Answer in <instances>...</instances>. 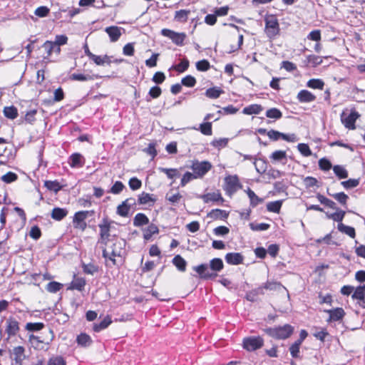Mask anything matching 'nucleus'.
Wrapping results in <instances>:
<instances>
[{"label":"nucleus","mask_w":365,"mask_h":365,"mask_svg":"<svg viewBox=\"0 0 365 365\" xmlns=\"http://www.w3.org/2000/svg\"><path fill=\"white\" fill-rule=\"evenodd\" d=\"M159 230L155 224H150L147 228L143 230V238L146 240H150L153 235L158 233Z\"/></svg>","instance_id":"obj_28"},{"label":"nucleus","mask_w":365,"mask_h":365,"mask_svg":"<svg viewBox=\"0 0 365 365\" xmlns=\"http://www.w3.org/2000/svg\"><path fill=\"white\" fill-rule=\"evenodd\" d=\"M325 312L328 313L329 317L327 319L328 322H336L342 319L345 315V312L342 308H336L333 309H326Z\"/></svg>","instance_id":"obj_13"},{"label":"nucleus","mask_w":365,"mask_h":365,"mask_svg":"<svg viewBox=\"0 0 365 365\" xmlns=\"http://www.w3.org/2000/svg\"><path fill=\"white\" fill-rule=\"evenodd\" d=\"M19 331V322L13 317H9V319H7L6 331L9 336H15Z\"/></svg>","instance_id":"obj_15"},{"label":"nucleus","mask_w":365,"mask_h":365,"mask_svg":"<svg viewBox=\"0 0 365 365\" xmlns=\"http://www.w3.org/2000/svg\"><path fill=\"white\" fill-rule=\"evenodd\" d=\"M354 299L364 300L365 297V285L358 287L352 294Z\"/></svg>","instance_id":"obj_51"},{"label":"nucleus","mask_w":365,"mask_h":365,"mask_svg":"<svg viewBox=\"0 0 365 365\" xmlns=\"http://www.w3.org/2000/svg\"><path fill=\"white\" fill-rule=\"evenodd\" d=\"M210 67V63L207 60H201L196 63V68L199 71H206Z\"/></svg>","instance_id":"obj_55"},{"label":"nucleus","mask_w":365,"mask_h":365,"mask_svg":"<svg viewBox=\"0 0 365 365\" xmlns=\"http://www.w3.org/2000/svg\"><path fill=\"white\" fill-rule=\"evenodd\" d=\"M188 67L189 61L186 58H184L179 64L176 65L174 68L179 73H183L188 68Z\"/></svg>","instance_id":"obj_56"},{"label":"nucleus","mask_w":365,"mask_h":365,"mask_svg":"<svg viewBox=\"0 0 365 365\" xmlns=\"http://www.w3.org/2000/svg\"><path fill=\"white\" fill-rule=\"evenodd\" d=\"M181 83L185 86L192 88L196 84V79L193 76L188 75L182 78Z\"/></svg>","instance_id":"obj_52"},{"label":"nucleus","mask_w":365,"mask_h":365,"mask_svg":"<svg viewBox=\"0 0 365 365\" xmlns=\"http://www.w3.org/2000/svg\"><path fill=\"white\" fill-rule=\"evenodd\" d=\"M247 194L250 198V205L252 207H256L257 205H258L259 203L262 202L263 200L259 198L255 193L253 190H252L251 189L248 188L247 190Z\"/></svg>","instance_id":"obj_34"},{"label":"nucleus","mask_w":365,"mask_h":365,"mask_svg":"<svg viewBox=\"0 0 365 365\" xmlns=\"http://www.w3.org/2000/svg\"><path fill=\"white\" fill-rule=\"evenodd\" d=\"M282 205V200L270 202L267 205V209L269 212L279 213Z\"/></svg>","instance_id":"obj_38"},{"label":"nucleus","mask_w":365,"mask_h":365,"mask_svg":"<svg viewBox=\"0 0 365 365\" xmlns=\"http://www.w3.org/2000/svg\"><path fill=\"white\" fill-rule=\"evenodd\" d=\"M223 93V91L218 87L208 88L205 91V96L212 99H216Z\"/></svg>","instance_id":"obj_35"},{"label":"nucleus","mask_w":365,"mask_h":365,"mask_svg":"<svg viewBox=\"0 0 365 365\" xmlns=\"http://www.w3.org/2000/svg\"><path fill=\"white\" fill-rule=\"evenodd\" d=\"M264 345V339L259 336H252L244 338L242 346L248 351H254Z\"/></svg>","instance_id":"obj_5"},{"label":"nucleus","mask_w":365,"mask_h":365,"mask_svg":"<svg viewBox=\"0 0 365 365\" xmlns=\"http://www.w3.org/2000/svg\"><path fill=\"white\" fill-rule=\"evenodd\" d=\"M201 198L205 203H208L210 202H218L220 201L222 202L224 199L222 198L221 194L220 192H210L207 193L202 195Z\"/></svg>","instance_id":"obj_21"},{"label":"nucleus","mask_w":365,"mask_h":365,"mask_svg":"<svg viewBox=\"0 0 365 365\" xmlns=\"http://www.w3.org/2000/svg\"><path fill=\"white\" fill-rule=\"evenodd\" d=\"M264 287L265 289L270 291H279L280 289L287 290L286 288L280 282L274 281H267L264 284Z\"/></svg>","instance_id":"obj_33"},{"label":"nucleus","mask_w":365,"mask_h":365,"mask_svg":"<svg viewBox=\"0 0 365 365\" xmlns=\"http://www.w3.org/2000/svg\"><path fill=\"white\" fill-rule=\"evenodd\" d=\"M337 229L342 233H344L351 238H354L356 235L355 230L354 227L346 225L343 223H339L337 225Z\"/></svg>","instance_id":"obj_30"},{"label":"nucleus","mask_w":365,"mask_h":365,"mask_svg":"<svg viewBox=\"0 0 365 365\" xmlns=\"http://www.w3.org/2000/svg\"><path fill=\"white\" fill-rule=\"evenodd\" d=\"M327 218L331 219L335 222H338L341 223V222L343 220L345 212L343 210H340L338 207L336 210V212L331 214L326 213Z\"/></svg>","instance_id":"obj_36"},{"label":"nucleus","mask_w":365,"mask_h":365,"mask_svg":"<svg viewBox=\"0 0 365 365\" xmlns=\"http://www.w3.org/2000/svg\"><path fill=\"white\" fill-rule=\"evenodd\" d=\"M182 198V196L179 192L173 193L172 192H169L165 195L166 200L169 201L173 205L180 202Z\"/></svg>","instance_id":"obj_37"},{"label":"nucleus","mask_w":365,"mask_h":365,"mask_svg":"<svg viewBox=\"0 0 365 365\" xmlns=\"http://www.w3.org/2000/svg\"><path fill=\"white\" fill-rule=\"evenodd\" d=\"M88 211H79L76 212L73 219V226L76 229L84 230L86 227V219L88 217Z\"/></svg>","instance_id":"obj_12"},{"label":"nucleus","mask_w":365,"mask_h":365,"mask_svg":"<svg viewBox=\"0 0 365 365\" xmlns=\"http://www.w3.org/2000/svg\"><path fill=\"white\" fill-rule=\"evenodd\" d=\"M359 116L360 115L357 111L351 110L350 114H349L348 115H346L344 113H342L341 115V120L342 123L346 128L354 130L356 128L355 122Z\"/></svg>","instance_id":"obj_9"},{"label":"nucleus","mask_w":365,"mask_h":365,"mask_svg":"<svg viewBox=\"0 0 365 365\" xmlns=\"http://www.w3.org/2000/svg\"><path fill=\"white\" fill-rule=\"evenodd\" d=\"M212 168V165L208 161H197L195 160L192 162L190 168L193 170V173L195 177L202 178Z\"/></svg>","instance_id":"obj_6"},{"label":"nucleus","mask_w":365,"mask_h":365,"mask_svg":"<svg viewBox=\"0 0 365 365\" xmlns=\"http://www.w3.org/2000/svg\"><path fill=\"white\" fill-rule=\"evenodd\" d=\"M330 196L333 197L336 201H338L341 205L346 206L349 196L343 192H337L334 194L328 193Z\"/></svg>","instance_id":"obj_39"},{"label":"nucleus","mask_w":365,"mask_h":365,"mask_svg":"<svg viewBox=\"0 0 365 365\" xmlns=\"http://www.w3.org/2000/svg\"><path fill=\"white\" fill-rule=\"evenodd\" d=\"M129 187L133 190H137L142 185L141 181L135 177L131 178L128 182Z\"/></svg>","instance_id":"obj_60"},{"label":"nucleus","mask_w":365,"mask_h":365,"mask_svg":"<svg viewBox=\"0 0 365 365\" xmlns=\"http://www.w3.org/2000/svg\"><path fill=\"white\" fill-rule=\"evenodd\" d=\"M121 28L113 26L106 27L105 31L109 36L110 40L111 42L117 41L121 36Z\"/></svg>","instance_id":"obj_18"},{"label":"nucleus","mask_w":365,"mask_h":365,"mask_svg":"<svg viewBox=\"0 0 365 365\" xmlns=\"http://www.w3.org/2000/svg\"><path fill=\"white\" fill-rule=\"evenodd\" d=\"M200 131L202 134L205 135H211L212 132V123H205L200 125Z\"/></svg>","instance_id":"obj_64"},{"label":"nucleus","mask_w":365,"mask_h":365,"mask_svg":"<svg viewBox=\"0 0 365 365\" xmlns=\"http://www.w3.org/2000/svg\"><path fill=\"white\" fill-rule=\"evenodd\" d=\"M158 169L160 172L166 174L170 179H174L180 175L178 170L175 168H159Z\"/></svg>","instance_id":"obj_42"},{"label":"nucleus","mask_w":365,"mask_h":365,"mask_svg":"<svg viewBox=\"0 0 365 365\" xmlns=\"http://www.w3.org/2000/svg\"><path fill=\"white\" fill-rule=\"evenodd\" d=\"M44 185H45V187L48 190L53 191L55 192H58L61 189V185L56 180H55V181H51V180L45 181Z\"/></svg>","instance_id":"obj_43"},{"label":"nucleus","mask_w":365,"mask_h":365,"mask_svg":"<svg viewBox=\"0 0 365 365\" xmlns=\"http://www.w3.org/2000/svg\"><path fill=\"white\" fill-rule=\"evenodd\" d=\"M161 34L168 37L177 46H182L186 38L185 33H178L168 29L161 30Z\"/></svg>","instance_id":"obj_7"},{"label":"nucleus","mask_w":365,"mask_h":365,"mask_svg":"<svg viewBox=\"0 0 365 365\" xmlns=\"http://www.w3.org/2000/svg\"><path fill=\"white\" fill-rule=\"evenodd\" d=\"M124 187V185L120 181H116L111 187L110 192L118 195L123 191Z\"/></svg>","instance_id":"obj_58"},{"label":"nucleus","mask_w":365,"mask_h":365,"mask_svg":"<svg viewBox=\"0 0 365 365\" xmlns=\"http://www.w3.org/2000/svg\"><path fill=\"white\" fill-rule=\"evenodd\" d=\"M49 11L47 6H41L35 10L34 14L38 17H45L48 14Z\"/></svg>","instance_id":"obj_63"},{"label":"nucleus","mask_w":365,"mask_h":365,"mask_svg":"<svg viewBox=\"0 0 365 365\" xmlns=\"http://www.w3.org/2000/svg\"><path fill=\"white\" fill-rule=\"evenodd\" d=\"M172 262L180 272H185L186 270L187 262L180 255L175 256Z\"/></svg>","instance_id":"obj_27"},{"label":"nucleus","mask_w":365,"mask_h":365,"mask_svg":"<svg viewBox=\"0 0 365 365\" xmlns=\"http://www.w3.org/2000/svg\"><path fill=\"white\" fill-rule=\"evenodd\" d=\"M68 213V211L66 208L54 207L51 211V217L56 221H61Z\"/></svg>","instance_id":"obj_20"},{"label":"nucleus","mask_w":365,"mask_h":365,"mask_svg":"<svg viewBox=\"0 0 365 365\" xmlns=\"http://www.w3.org/2000/svg\"><path fill=\"white\" fill-rule=\"evenodd\" d=\"M76 341L78 345L85 347L90 346L93 342L91 336L85 333L79 334L77 336Z\"/></svg>","instance_id":"obj_29"},{"label":"nucleus","mask_w":365,"mask_h":365,"mask_svg":"<svg viewBox=\"0 0 365 365\" xmlns=\"http://www.w3.org/2000/svg\"><path fill=\"white\" fill-rule=\"evenodd\" d=\"M100 228V239L98 244L107 243L110 240V223L106 219H103L102 223L98 225Z\"/></svg>","instance_id":"obj_11"},{"label":"nucleus","mask_w":365,"mask_h":365,"mask_svg":"<svg viewBox=\"0 0 365 365\" xmlns=\"http://www.w3.org/2000/svg\"><path fill=\"white\" fill-rule=\"evenodd\" d=\"M333 170L334 174L339 178V179H344L348 177V172L347 170L341 165H334L333 167Z\"/></svg>","instance_id":"obj_41"},{"label":"nucleus","mask_w":365,"mask_h":365,"mask_svg":"<svg viewBox=\"0 0 365 365\" xmlns=\"http://www.w3.org/2000/svg\"><path fill=\"white\" fill-rule=\"evenodd\" d=\"M228 143V138H219V139H215L212 141L211 145L213 147L221 148H225Z\"/></svg>","instance_id":"obj_59"},{"label":"nucleus","mask_w":365,"mask_h":365,"mask_svg":"<svg viewBox=\"0 0 365 365\" xmlns=\"http://www.w3.org/2000/svg\"><path fill=\"white\" fill-rule=\"evenodd\" d=\"M12 354L14 360L19 365H22L23 361L25 359V349L22 346H18L13 349Z\"/></svg>","instance_id":"obj_16"},{"label":"nucleus","mask_w":365,"mask_h":365,"mask_svg":"<svg viewBox=\"0 0 365 365\" xmlns=\"http://www.w3.org/2000/svg\"><path fill=\"white\" fill-rule=\"evenodd\" d=\"M44 327L43 323L41 322H29L26 324V329L29 331H36L42 329Z\"/></svg>","instance_id":"obj_50"},{"label":"nucleus","mask_w":365,"mask_h":365,"mask_svg":"<svg viewBox=\"0 0 365 365\" xmlns=\"http://www.w3.org/2000/svg\"><path fill=\"white\" fill-rule=\"evenodd\" d=\"M319 166L321 170L327 171L331 168V163L329 160L323 158L319 160Z\"/></svg>","instance_id":"obj_62"},{"label":"nucleus","mask_w":365,"mask_h":365,"mask_svg":"<svg viewBox=\"0 0 365 365\" xmlns=\"http://www.w3.org/2000/svg\"><path fill=\"white\" fill-rule=\"evenodd\" d=\"M270 158L274 161H281L287 159V153L284 150H276L273 152Z\"/></svg>","instance_id":"obj_49"},{"label":"nucleus","mask_w":365,"mask_h":365,"mask_svg":"<svg viewBox=\"0 0 365 365\" xmlns=\"http://www.w3.org/2000/svg\"><path fill=\"white\" fill-rule=\"evenodd\" d=\"M324 86V83L320 79L312 78L307 83V86L311 88H317L322 90Z\"/></svg>","instance_id":"obj_44"},{"label":"nucleus","mask_w":365,"mask_h":365,"mask_svg":"<svg viewBox=\"0 0 365 365\" xmlns=\"http://www.w3.org/2000/svg\"><path fill=\"white\" fill-rule=\"evenodd\" d=\"M190 13V10L187 9H180L179 11H176L174 15V20L177 22L185 23L187 21Z\"/></svg>","instance_id":"obj_22"},{"label":"nucleus","mask_w":365,"mask_h":365,"mask_svg":"<svg viewBox=\"0 0 365 365\" xmlns=\"http://www.w3.org/2000/svg\"><path fill=\"white\" fill-rule=\"evenodd\" d=\"M101 245L103 246L102 247L103 257L106 259L110 260L113 265L116 264L115 257L122 256L125 242L122 239L113 237L108 240L107 243Z\"/></svg>","instance_id":"obj_1"},{"label":"nucleus","mask_w":365,"mask_h":365,"mask_svg":"<svg viewBox=\"0 0 365 365\" xmlns=\"http://www.w3.org/2000/svg\"><path fill=\"white\" fill-rule=\"evenodd\" d=\"M135 204L136 202L135 198H128L117 207L116 212L121 217H127L129 214L130 208L135 205Z\"/></svg>","instance_id":"obj_10"},{"label":"nucleus","mask_w":365,"mask_h":365,"mask_svg":"<svg viewBox=\"0 0 365 365\" xmlns=\"http://www.w3.org/2000/svg\"><path fill=\"white\" fill-rule=\"evenodd\" d=\"M250 227L253 231H264L269 228V225L267 223L254 224L250 223Z\"/></svg>","instance_id":"obj_61"},{"label":"nucleus","mask_w":365,"mask_h":365,"mask_svg":"<svg viewBox=\"0 0 365 365\" xmlns=\"http://www.w3.org/2000/svg\"><path fill=\"white\" fill-rule=\"evenodd\" d=\"M264 331L269 336L276 339H286L294 331V327L289 324H284L275 327H269L264 329Z\"/></svg>","instance_id":"obj_3"},{"label":"nucleus","mask_w":365,"mask_h":365,"mask_svg":"<svg viewBox=\"0 0 365 365\" xmlns=\"http://www.w3.org/2000/svg\"><path fill=\"white\" fill-rule=\"evenodd\" d=\"M17 175L12 172H9L5 175H2L1 179L6 183H11L17 179Z\"/></svg>","instance_id":"obj_57"},{"label":"nucleus","mask_w":365,"mask_h":365,"mask_svg":"<svg viewBox=\"0 0 365 365\" xmlns=\"http://www.w3.org/2000/svg\"><path fill=\"white\" fill-rule=\"evenodd\" d=\"M225 190L231 195L240 187L239 179L237 175H229L225 178Z\"/></svg>","instance_id":"obj_8"},{"label":"nucleus","mask_w":365,"mask_h":365,"mask_svg":"<svg viewBox=\"0 0 365 365\" xmlns=\"http://www.w3.org/2000/svg\"><path fill=\"white\" fill-rule=\"evenodd\" d=\"M264 32L267 38L270 40H273L279 35V24L275 15H266L264 17Z\"/></svg>","instance_id":"obj_4"},{"label":"nucleus","mask_w":365,"mask_h":365,"mask_svg":"<svg viewBox=\"0 0 365 365\" xmlns=\"http://www.w3.org/2000/svg\"><path fill=\"white\" fill-rule=\"evenodd\" d=\"M297 148L299 153L304 157L311 156L312 154L309 145L306 143H299Z\"/></svg>","instance_id":"obj_48"},{"label":"nucleus","mask_w":365,"mask_h":365,"mask_svg":"<svg viewBox=\"0 0 365 365\" xmlns=\"http://www.w3.org/2000/svg\"><path fill=\"white\" fill-rule=\"evenodd\" d=\"M341 184L345 189L354 188L359 185V179H349L346 181H342Z\"/></svg>","instance_id":"obj_53"},{"label":"nucleus","mask_w":365,"mask_h":365,"mask_svg":"<svg viewBox=\"0 0 365 365\" xmlns=\"http://www.w3.org/2000/svg\"><path fill=\"white\" fill-rule=\"evenodd\" d=\"M227 216L228 214L227 213V212L225 210H222L220 209H213L207 214V217L212 220H223L227 218Z\"/></svg>","instance_id":"obj_25"},{"label":"nucleus","mask_w":365,"mask_h":365,"mask_svg":"<svg viewBox=\"0 0 365 365\" xmlns=\"http://www.w3.org/2000/svg\"><path fill=\"white\" fill-rule=\"evenodd\" d=\"M111 323V318L108 315L101 322L93 324V330L96 332H99L106 329Z\"/></svg>","instance_id":"obj_23"},{"label":"nucleus","mask_w":365,"mask_h":365,"mask_svg":"<svg viewBox=\"0 0 365 365\" xmlns=\"http://www.w3.org/2000/svg\"><path fill=\"white\" fill-rule=\"evenodd\" d=\"M266 116L269 118L279 119L282 118V113L279 109L272 108L267 110Z\"/></svg>","instance_id":"obj_46"},{"label":"nucleus","mask_w":365,"mask_h":365,"mask_svg":"<svg viewBox=\"0 0 365 365\" xmlns=\"http://www.w3.org/2000/svg\"><path fill=\"white\" fill-rule=\"evenodd\" d=\"M300 103H311L316 100V96L307 90L300 91L297 96Z\"/></svg>","instance_id":"obj_19"},{"label":"nucleus","mask_w":365,"mask_h":365,"mask_svg":"<svg viewBox=\"0 0 365 365\" xmlns=\"http://www.w3.org/2000/svg\"><path fill=\"white\" fill-rule=\"evenodd\" d=\"M85 285L86 281L83 278H76L71 282V288L81 291L84 288Z\"/></svg>","instance_id":"obj_45"},{"label":"nucleus","mask_w":365,"mask_h":365,"mask_svg":"<svg viewBox=\"0 0 365 365\" xmlns=\"http://www.w3.org/2000/svg\"><path fill=\"white\" fill-rule=\"evenodd\" d=\"M263 110L258 104H252L244 108L242 113L246 115L259 114Z\"/></svg>","instance_id":"obj_32"},{"label":"nucleus","mask_w":365,"mask_h":365,"mask_svg":"<svg viewBox=\"0 0 365 365\" xmlns=\"http://www.w3.org/2000/svg\"><path fill=\"white\" fill-rule=\"evenodd\" d=\"M224 267V264L220 258H214L207 264H201L193 267V269L203 279H213L217 276V272H220Z\"/></svg>","instance_id":"obj_2"},{"label":"nucleus","mask_w":365,"mask_h":365,"mask_svg":"<svg viewBox=\"0 0 365 365\" xmlns=\"http://www.w3.org/2000/svg\"><path fill=\"white\" fill-rule=\"evenodd\" d=\"M63 287V284L57 282H51L46 285V290L51 293L58 292Z\"/></svg>","instance_id":"obj_47"},{"label":"nucleus","mask_w":365,"mask_h":365,"mask_svg":"<svg viewBox=\"0 0 365 365\" xmlns=\"http://www.w3.org/2000/svg\"><path fill=\"white\" fill-rule=\"evenodd\" d=\"M316 197L322 203V205H324L325 206L331 208L333 210H336L337 207L336 205V203L329 200V198L326 197L325 196L321 195L320 193H317L316 195Z\"/></svg>","instance_id":"obj_31"},{"label":"nucleus","mask_w":365,"mask_h":365,"mask_svg":"<svg viewBox=\"0 0 365 365\" xmlns=\"http://www.w3.org/2000/svg\"><path fill=\"white\" fill-rule=\"evenodd\" d=\"M149 224V219L144 213H138L133 218V225L141 227Z\"/></svg>","instance_id":"obj_26"},{"label":"nucleus","mask_w":365,"mask_h":365,"mask_svg":"<svg viewBox=\"0 0 365 365\" xmlns=\"http://www.w3.org/2000/svg\"><path fill=\"white\" fill-rule=\"evenodd\" d=\"M84 158L80 153H73L69 158L68 163L71 168H82L84 165Z\"/></svg>","instance_id":"obj_17"},{"label":"nucleus","mask_w":365,"mask_h":365,"mask_svg":"<svg viewBox=\"0 0 365 365\" xmlns=\"http://www.w3.org/2000/svg\"><path fill=\"white\" fill-rule=\"evenodd\" d=\"M156 199L153 197V195L147 193V192H142L138 195V203L140 205H149V204H153L155 202Z\"/></svg>","instance_id":"obj_24"},{"label":"nucleus","mask_w":365,"mask_h":365,"mask_svg":"<svg viewBox=\"0 0 365 365\" xmlns=\"http://www.w3.org/2000/svg\"><path fill=\"white\" fill-rule=\"evenodd\" d=\"M226 262L232 265H238L243 263L244 257L239 252H230L225 257Z\"/></svg>","instance_id":"obj_14"},{"label":"nucleus","mask_w":365,"mask_h":365,"mask_svg":"<svg viewBox=\"0 0 365 365\" xmlns=\"http://www.w3.org/2000/svg\"><path fill=\"white\" fill-rule=\"evenodd\" d=\"M4 114L6 118L13 120L18 116V110L14 106L5 107Z\"/></svg>","instance_id":"obj_40"},{"label":"nucleus","mask_w":365,"mask_h":365,"mask_svg":"<svg viewBox=\"0 0 365 365\" xmlns=\"http://www.w3.org/2000/svg\"><path fill=\"white\" fill-rule=\"evenodd\" d=\"M65 359L61 356H53L49 359L47 365H66Z\"/></svg>","instance_id":"obj_54"}]
</instances>
